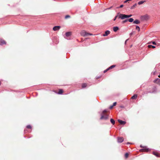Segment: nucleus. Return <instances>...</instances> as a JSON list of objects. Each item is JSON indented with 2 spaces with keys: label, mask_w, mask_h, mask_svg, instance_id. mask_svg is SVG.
<instances>
[{
  "label": "nucleus",
  "mask_w": 160,
  "mask_h": 160,
  "mask_svg": "<svg viewBox=\"0 0 160 160\" xmlns=\"http://www.w3.org/2000/svg\"><path fill=\"white\" fill-rule=\"evenodd\" d=\"M61 27L60 26H56L54 27L53 28V30L54 31H58L59 30V29Z\"/></svg>",
  "instance_id": "nucleus-8"
},
{
  "label": "nucleus",
  "mask_w": 160,
  "mask_h": 160,
  "mask_svg": "<svg viewBox=\"0 0 160 160\" xmlns=\"http://www.w3.org/2000/svg\"><path fill=\"white\" fill-rule=\"evenodd\" d=\"M115 66L114 65H112L110 67H109L108 68V69H112L113 68H114V67H115Z\"/></svg>",
  "instance_id": "nucleus-23"
},
{
  "label": "nucleus",
  "mask_w": 160,
  "mask_h": 160,
  "mask_svg": "<svg viewBox=\"0 0 160 160\" xmlns=\"http://www.w3.org/2000/svg\"><path fill=\"white\" fill-rule=\"evenodd\" d=\"M153 154L154 155H155L156 156H157V157H159L158 154V153H156V152H153Z\"/></svg>",
  "instance_id": "nucleus-22"
},
{
  "label": "nucleus",
  "mask_w": 160,
  "mask_h": 160,
  "mask_svg": "<svg viewBox=\"0 0 160 160\" xmlns=\"http://www.w3.org/2000/svg\"><path fill=\"white\" fill-rule=\"evenodd\" d=\"M118 142L119 143L122 142L124 140V139L123 137H118Z\"/></svg>",
  "instance_id": "nucleus-7"
},
{
  "label": "nucleus",
  "mask_w": 160,
  "mask_h": 160,
  "mask_svg": "<svg viewBox=\"0 0 160 160\" xmlns=\"http://www.w3.org/2000/svg\"><path fill=\"white\" fill-rule=\"evenodd\" d=\"M110 32L109 31L107 30L105 31V34L103 35L104 36H107L108 34L110 33Z\"/></svg>",
  "instance_id": "nucleus-11"
},
{
  "label": "nucleus",
  "mask_w": 160,
  "mask_h": 160,
  "mask_svg": "<svg viewBox=\"0 0 160 160\" xmlns=\"http://www.w3.org/2000/svg\"><path fill=\"white\" fill-rule=\"evenodd\" d=\"M128 21H129V22H132L134 20L132 18L128 19Z\"/></svg>",
  "instance_id": "nucleus-18"
},
{
  "label": "nucleus",
  "mask_w": 160,
  "mask_h": 160,
  "mask_svg": "<svg viewBox=\"0 0 160 160\" xmlns=\"http://www.w3.org/2000/svg\"><path fill=\"white\" fill-rule=\"evenodd\" d=\"M81 35L83 36H86L88 35H92L93 34L92 33L87 32L86 31L84 30H82L80 32Z\"/></svg>",
  "instance_id": "nucleus-1"
},
{
  "label": "nucleus",
  "mask_w": 160,
  "mask_h": 160,
  "mask_svg": "<svg viewBox=\"0 0 160 160\" xmlns=\"http://www.w3.org/2000/svg\"><path fill=\"white\" fill-rule=\"evenodd\" d=\"M110 122L113 125H114L115 123V121L112 118L110 119Z\"/></svg>",
  "instance_id": "nucleus-16"
},
{
  "label": "nucleus",
  "mask_w": 160,
  "mask_h": 160,
  "mask_svg": "<svg viewBox=\"0 0 160 160\" xmlns=\"http://www.w3.org/2000/svg\"><path fill=\"white\" fill-rule=\"evenodd\" d=\"M113 106H112V105L111 106H110L109 107V108L111 109L112 108H113Z\"/></svg>",
  "instance_id": "nucleus-36"
},
{
  "label": "nucleus",
  "mask_w": 160,
  "mask_h": 160,
  "mask_svg": "<svg viewBox=\"0 0 160 160\" xmlns=\"http://www.w3.org/2000/svg\"><path fill=\"white\" fill-rule=\"evenodd\" d=\"M143 17L144 18H146L148 17V16L147 15H145L143 16Z\"/></svg>",
  "instance_id": "nucleus-37"
},
{
  "label": "nucleus",
  "mask_w": 160,
  "mask_h": 160,
  "mask_svg": "<svg viewBox=\"0 0 160 160\" xmlns=\"http://www.w3.org/2000/svg\"><path fill=\"white\" fill-rule=\"evenodd\" d=\"M118 27H113V30L114 32H116L118 30Z\"/></svg>",
  "instance_id": "nucleus-14"
},
{
  "label": "nucleus",
  "mask_w": 160,
  "mask_h": 160,
  "mask_svg": "<svg viewBox=\"0 0 160 160\" xmlns=\"http://www.w3.org/2000/svg\"><path fill=\"white\" fill-rule=\"evenodd\" d=\"M118 18H121V19H124L126 18V15L120 14L119 12L118 13Z\"/></svg>",
  "instance_id": "nucleus-2"
},
{
  "label": "nucleus",
  "mask_w": 160,
  "mask_h": 160,
  "mask_svg": "<svg viewBox=\"0 0 160 160\" xmlns=\"http://www.w3.org/2000/svg\"><path fill=\"white\" fill-rule=\"evenodd\" d=\"M108 118V116L107 115H105L104 116L102 114L101 115V117L100 118L101 119H104V120H107Z\"/></svg>",
  "instance_id": "nucleus-5"
},
{
  "label": "nucleus",
  "mask_w": 160,
  "mask_h": 160,
  "mask_svg": "<svg viewBox=\"0 0 160 160\" xmlns=\"http://www.w3.org/2000/svg\"><path fill=\"white\" fill-rule=\"evenodd\" d=\"M128 2V1L127 0H126V1H125L124 2V3H126Z\"/></svg>",
  "instance_id": "nucleus-38"
},
{
  "label": "nucleus",
  "mask_w": 160,
  "mask_h": 160,
  "mask_svg": "<svg viewBox=\"0 0 160 160\" xmlns=\"http://www.w3.org/2000/svg\"><path fill=\"white\" fill-rule=\"evenodd\" d=\"M112 7H110V8H107V9H110Z\"/></svg>",
  "instance_id": "nucleus-40"
},
{
  "label": "nucleus",
  "mask_w": 160,
  "mask_h": 160,
  "mask_svg": "<svg viewBox=\"0 0 160 160\" xmlns=\"http://www.w3.org/2000/svg\"><path fill=\"white\" fill-rule=\"evenodd\" d=\"M128 39H127V40H126V41H125V44H126V42H127V41H128Z\"/></svg>",
  "instance_id": "nucleus-39"
},
{
  "label": "nucleus",
  "mask_w": 160,
  "mask_h": 160,
  "mask_svg": "<svg viewBox=\"0 0 160 160\" xmlns=\"http://www.w3.org/2000/svg\"><path fill=\"white\" fill-rule=\"evenodd\" d=\"M136 29L138 30V31H139L140 30V28L138 26H136Z\"/></svg>",
  "instance_id": "nucleus-25"
},
{
  "label": "nucleus",
  "mask_w": 160,
  "mask_h": 160,
  "mask_svg": "<svg viewBox=\"0 0 160 160\" xmlns=\"http://www.w3.org/2000/svg\"><path fill=\"white\" fill-rule=\"evenodd\" d=\"M158 77L160 78V74L158 75Z\"/></svg>",
  "instance_id": "nucleus-41"
},
{
  "label": "nucleus",
  "mask_w": 160,
  "mask_h": 160,
  "mask_svg": "<svg viewBox=\"0 0 160 160\" xmlns=\"http://www.w3.org/2000/svg\"><path fill=\"white\" fill-rule=\"evenodd\" d=\"M87 86V84L86 83H83L82 85V88H84Z\"/></svg>",
  "instance_id": "nucleus-20"
},
{
  "label": "nucleus",
  "mask_w": 160,
  "mask_h": 160,
  "mask_svg": "<svg viewBox=\"0 0 160 160\" xmlns=\"http://www.w3.org/2000/svg\"><path fill=\"white\" fill-rule=\"evenodd\" d=\"M138 97V95L136 94H134L131 97V98L132 99H136Z\"/></svg>",
  "instance_id": "nucleus-13"
},
{
  "label": "nucleus",
  "mask_w": 160,
  "mask_h": 160,
  "mask_svg": "<svg viewBox=\"0 0 160 160\" xmlns=\"http://www.w3.org/2000/svg\"><path fill=\"white\" fill-rule=\"evenodd\" d=\"M107 110H106V109H105V110H104L102 112H103V113H104V112H107Z\"/></svg>",
  "instance_id": "nucleus-34"
},
{
  "label": "nucleus",
  "mask_w": 160,
  "mask_h": 160,
  "mask_svg": "<svg viewBox=\"0 0 160 160\" xmlns=\"http://www.w3.org/2000/svg\"><path fill=\"white\" fill-rule=\"evenodd\" d=\"M118 121L121 125H124L126 123L125 121H122L120 119L118 120Z\"/></svg>",
  "instance_id": "nucleus-9"
},
{
  "label": "nucleus",
  "mask_w": 160,
  "mask_h": 160,
  "mask_svg": "<svg viewBox=\"0 0 160 160\" xmlns=\"http://www.w3.org/2000/svg\"><path fill=\"white\" fill-rule=\"evenodd\" d=\"M133 23L136 24H139L140 23V22L138 20H136L134 21Z\"/></svg>",
  "instance_id": "nucleus-12"
},
{
  "label": "nucleus",
  "mask_w": 160,
  "mask_h": 160,
  "mask_svg": "<svg viewBox=\"0 0 160 160\" xmlns=\"http://www.w3.org/2000/svg\"><path fill=\"white\" fill-rule=\"evenodd\" d=\"M152 43L153 44H154V45L156 44V43L155 42H153Z\"/></svg>",
  "instance_id": "nucleus-35"
},
{
  "label": "nucleus",
  "mask_w": 160,
  "mask_h": 160,
  "mask_svg": "<svg viewBox=\"0 0 160 160\" xmlns=\"http://www.w3.org/2000/svg\"><path fill=\"white\" fill-rule=\"evenodd\" d=\"M118 17V13L117 14V15H116V16L115 17V18H114V19L113 20H114V21H115V20H116V18H117V17Z\"/></svg>",
  "instance_id": "nucleus-30"
},
{
  "label": "nucleus",
  "mask_w": 160,
  "mask_h": 160,
  "mask_svg": "<svg viewBox=\"0 0 160 160\" xmlns=\"http://www.w3.org/2000/svg\"><path fill=\"white\" fill-rule=\"evenodd\" d=\"M123 5H121L120 6V7H119V8H121L123 7ZM119 8V7H118V8Z\"/></svg>",
  "instance_id": "nucleus-33"
},
{
  "label": "nucleus",
  "mask_w": 160,
  "mask_h": 160,
  "mask_svg": "<svg viewBox=\"0 0 160 160\" xmlns=\"http://www.w3.org/2000/svg\"><path fill=\"white\" fill-rule=\"evenodd\" d=\"M140 147L141 148H144L141 149L140 150V151H144V152H148L149 151V148H147L146 147H144L142 145H140Z\"/></svg>",
  "instance_id": "nucleus-3"
},
{
  "label": "nucleus",
  "mask_w": 160,
  "mask_h": 160,
  "mask_svg": "<svg viewBox=\"0 0 160 160\" xmlns=\"http://www.w3.org/2000/svg\"><path fill=\"white\" fill-rule=\"evenodd\" d=\"M71 35V33L70 32H68L66 33L65 36L66 37L65 38L67 39H69V38L68 37Z\"/></svg>",
  "instance_id": "nucleus-4"
},
{
  "label": "nucleus",
  "mask_w": 160,
  "mask_h": 160,
  "mask_svg": "<svg viewBox=\"0 0 160 160\" xmlns=\"http://www.w3.org/2000/svg\"><path fill=\"white\" fill-rule=\"evenodd\" d=\"M127 143V144H129V142H128Z\"/></svg>",
  "instance_id": "nucleus-42"
},
{
  "label": "nucleus",
  "mask_w": 160,
  "mask_h": 160,
  "mask_svg": "<svg viewBox=\"0 0 160 160\" xmlns=\"http://www.w3.org/2000/svg\"><path fill=\"white\" fill-rule=\"evenodd\" d=\"M153 82H154L159 83H160V79L157 78L156 79L154 80Z\"/></svg>",
  "instance_id": "nucleus-10"
},
{
  "label": "nucleus",
  "mask_w": 160,
  "mask_h": 160,
  "mask_svg": "<svg viewBox=\"0 0 160 160\" xmlns=\"http://www.w3.org/2000/svg\"><path fill=\"white\" fill-rule=\"evenodd\" d=\"M148 47L149 48H155V46H152V45H148Z\"/></svg>",
  "instance_id": "nucleus-21"
},
{
  "label": "nucleus",
  "mask_w": 160,
  "mask_h": 160,
  "mask_svg": "<svg viewBox=\"0 0 160 160\" xmlns=\"http://www.w3.org/2000/svg\"><path fill=\"white\" fill-rule=\"evenodd\" d=\"M70 16H69V15H67L65 16V18L67 19L68 18H70Z\"/></svg>",
  "instance_id": "nucleus-27"
},
{
  "label": "nucleus",
  "mask_w": 160,
  "mask_h": 160,
  "mask_svg": "<svg viewBox=\"0 0 160 160\" xmlns=\"http://www.w3.org/2000/svg\"><path fill=\"white\" fill-rule=\"evenodd\" d=\"M132 16V14H130L129 15H126V18H130Z\"/></svg>",
  "instance_id": "nucleus-24"
},
{
  "label": "nucleus",
  "mask_w": 160,
  "mask_h": 160,
  "mask_svg": "<svg viewBox=\"0 0 160 160\" xmlns=\"http://www.w3.org/2000/svg\"><path fill=\"white\" fill-rule=\"evenodd\" d=\"M145 2V1H141L140 2H138V5H140L141 4H143Z\"/></svg>",
  "instance_id": "nucleus-17"
},
{
  "label": "nucleus",
  "mask_w": 160,
  "mask_h": 160,
  "mask_svg": "<svg viewBox=\"0 0 160 160\" xmlns=\"http://www.w3.org/2000/svg\"><path fill=\"white\" fill-rule=\"evenodd\" d=\"M116 104H117V102H114L113 103V105H112L113 106H115L116 105Z\"/></svg>",
  "instance_id": "nucleus-31"
},
{
  "label": "nucleus",
  "mask_w": 160,
  "mask_h": 160,
  "mask_svg": "<svg viewBox=\"0 0 160 160\" xmlns=\"http://www.w3.org/2000/svg\"><path fill=\"white\" fill-rule=\"evenodd\" d=\"M63 92V90L62 89H60L58 92V94H62Z\"/></svg>",
  "instance_id": "nucleus-15"
},
{
  "label": "nucleus",
  "mask_w": 160,
  "mask_h": 160,
  "mask_svg": "<svg viewBox=\"0 0 160 160\" xmlns=\"http://www.w3.org/2000/svg\"><path fill=\"white\" fill-rule=\"evenodd\" d=\"M127 21H128V19H127L126 20L123 21L122 22V23H124L127 22Z\"/></svg>",
  "instance_id": "nucleus-29"
},
{
  "label": "nucleus",
  "mask_w": 160,
  "mask_h": 160,
  "mask_svg": "<svg viewBox=\"0 0 160 160\" xmlns=\"http://www.w3.org/2000/svg\"><path fill=\"white\" fill-rule=\"evenodd\" d=\"M6 42L5 40L2 38H0V45L6 44Z\"/></svg>",
  "instance_id": "nucleus-6"
},
{
  "label": "nucleus",
  "mask_w": 160,
  "mask_h": 160,
  "mask_svg": "<svg viewBox=\"0 0 160 160\" xmlns=\"http://www.w3.org/2000/svg\"><path fill=\"white\" fill-rule=\"evenodd\" d=\"M137 5V4L136 3H135V4L134 5H133L132 6L131 8V9H134L135 7Z\"/></svg>",
  "instance_id": "nucleus-19"
},
{
  "label": "nucleus",
  "mask_w": 160,
  "mask_h": 160,
  "mask_svg": "<svg viewBox=\"0 0 160 160\" xmlns=\"http://www.w3.org/2000/svg\"><path fill=\"white\" fill-rule=\"evenodd\" d=\"M128 153H126L125 154V156L126 158H128Z\"/></svg>",
  "instance_id": "nucleus-28"
},
{
  "label": "nucleus",
  "mask_w": 160,
  "mask_h": 160,
  "mask_svg": "<svg viewBox=\"0 0 160 160\" xmlns=\"http://www.w3.org/2000/svg\"><path fill=\"white\" fill-rule=\"evenodd\" d=\"M109 70V69H108V68H107V69H106V70H104V72H103L104 73L106 72Z\"/></svg>",
  "instance_id": "nucleus-32"
},
{
  "label": "nucleus",
  "mask_w": 160,
  "mask_h": 160,
  "mask_svg": "<svg viewBox=\"0 0 160 160\" xmlns=\"http://www.w3.org/2000/svg\"><path fill=\"white\" fill-rule=\"evenodd\" d=\"M27 128H30H30H31L32 127L30 125H28L27 126Z\"/></svg>",
  "instance_id": "nucleus-26"
}]
</instances>
